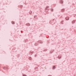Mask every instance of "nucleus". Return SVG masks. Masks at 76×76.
Wrapping results in <instances>:
<instances>
[{
    "mask_svg": "<svg viewBox=\"0 0 76 76\" xmlns=\"http://www.w3.org/2000/svg\"><path fill=\"white\" fill-rule=\"evenodd\" d=\"M65 10L64 9H62V10H61V12H64V11Z\"/></svg>",
    "mask_w": 76,
    "mask_h": 76,
    "instance_id": "obj_6",
    "label": "nucleus"
},
{
    "mask_svg": "<svg viewBox=\"0 0 76 76\" xmlns=\"http://www.w3.org/2000/svg\"><path fill=\"white\" fill-rule=\"evenodd\" d=\"M65 19L66 20H69V17H67L65 18Z\"/></svg>",
    "mask_w": 76,
    "mask_h": 76,
    "instance_id": "obj_4",
    "label": "nucleus"
},
{
    "mask_svg": "<svg viewBox=\"0 0 76 76\" xmlns=\"http://www.w3.org/2000/svg\"><path fill=\"white\" fill-rule=\"evenodd\" d=\"M23 76H26V75H23Z\"/></svg>",
    "mask_w": 76,
    "mask_h": 76,
    "instance_id": "obj_15",
    "label": "nucleus"
},
{
    "mask_svg": "<svg viewBox=\"0 0 76 76\" xmlns=\"http://www.w3.org/2000/svg\"><path fill=\"white\" fill-rule=\"evenodd\" d=\"M74 4H73V5Z\"/></svg>",
    "mask_w": 76,
    "mask_h": 76,
    "instance_id": "obj_21",
    "label": "nucleus"
},
{
    "mask_svg": "<svg viewBox=\"0 0 76 76\" xmlns=\"http://www.w3.org/2000/svg\"><path fill=\"white\" fill-rule=\"evenodd\" d=\"M48 7H46V8L45 9V10H48Z\"/></svg>",
    "mask_w": 76,
    "mask_h": 76,
    "instance_id": "obj_9",
    "label": "nucleus"
},
{
    "mask_svg": "<svg viewBox=\"0 0 76 76\" xmlns=\"http://www.w3.org/2000/svg\"><path fill=\"white\" fill-rule=\"evenodd\" d=\"M18 56H19V54H18Z\"/></svg>",
    "mask_w": 76,
    "mask_h": 76,
    "instance_id": "obj_24",
    "label": "nucleus"
},
{
    "mask_svg": "<svg viewBox=\"0 0 76 76\" xmlns=\"http://www.w3.org/2000/svg\"><path fill=\"white\" fill-rule=\"evenodd\" d=\"M18 57H19V56H18Z\"/></svg>",
    "mask_w": 76,
    "mask_h": 76,
    "instance_id": "obj_23",
    "label": "nucleus"
},
{
    "mask_svg": "<svg viewBox=\"0 0 76 76\" xmlns=\"http://www.w3.org/2000/svg\"><path fill=\"white\" fill-rule=\"evenodd\" d=\"M64 22V20L62 21V23L63 22Z\"/></svg>",
    "mask_w": 76,
    "mask_h": 76,
    "instance_id": "obj_17",
    "label": "nucleus"
},
{
    "mask_svg": "<svg viewBox=\"0 0 76 76\" xmlns=\"http://www.w3.org/2000/svg\"><path fill=\"white\" fill-rule=\"evenodd\" d=\"M8 67H9V66H7V67H3V69L4 70H7V69H8Z\"/></svg>",
    "mask_w": 76,
    "mask_h": 76,
    "instance_id": "obj_3",
    "label": "nucleus"
},
{
    "mask_svg": "<svg viewBox=\"0 0 76 76\" xmlns=\"http://www.w3.org/2000/svg\"><path fill=\"white\" fill-rule=\"evenodd\" d=\"M75 23V21L74 20L72 21V24H74Z\"/></svg>",
    "mask_w": 76,
    "mask_h": 76,
    "instance_id": "obj_8",
    "label": "nucleus"
},
{
    "mask_svg": "<svg viewBox=\"0 0 76 76\" xmlns=\"http://www.w3.org/2000/svg\"><path fill=\"white\" fill-rule=\"evenodd\" d=\"M28 26H30V25L29 24V25Z\"/></svg>",
    "mask_w": 76,
    "mask_h": 76,
    "instance_id": "obj_19",
    "label": "nucleus"
},
{
    "mask_svg": "<svg viewBox=\"0 0 76 76\" xmlns=\"http://www.w3.org/2000/svg\"><path fill=\"white\" fill-rule=\"evenodd\" d=\"M51 11V12H53V9H50Z\"/></svg>",
    "mask_w": 76,
    "mask_h": 76,
    "instance_id": "obj_12",
    "label": "nucleus"
},
{
    "mask_svg": "<svg viewBox=\"0 0 76 76\" xmlns=\"http://www.w3.org/2000/svg\"><path fill=\"white\" fill-rule=\"evenodd\" d=\"M56 68V66H53V69H55V68Z\"/></svg>",
    "mask_w": 76,
    "mask_h": 76,
    "instance_id": "obj_10",
    "label": "nucleus"
},
{
    "mask_svg": "<svg viewBox=\"0 0 76 76\" xmlns=\"http://www.w3.org/2000/svg\"><path fill=\"white\" fill-rule=\"evenodd\" d=\"M21 32H22V31H21Z\"/></svg>",
    "mask_w": 76,
    "mask_h": 76,
    "instance_id": "obj_22",
    "label": "nucleus"
},
{
    "mask_svg": "<svg viewBox=\"0 0 76 76\" xmlns=\"http://www.w3.org/2000/svg\"><path fill=\"white\" fill-rule=\"evenodd\" d=\"M61 23L62 24H63V23Z\"/></svg>",
    "mask_w": 76,
    "mask_h": 76,
    "instance_id": "obj_20",
    "label": "nucleus"
},
{
    "mask_svg": "<svg viewBox=\"0 0 76 76\" xmlns=\"http://www.w3.org/2000/svg\"><path fill=\"white\" fill-rule=\"evenodd\" d=\"M22 7H23V6L22 5H19L18 6V7H20V8L21 9H22Z\"/></svg>",
    "mask_w": 76,
    "mask_h": 76,
    "instance_id": "obj_5",
    "label": "nucleus"
},
{
    "mask_svg": "<svg viewBox=\"0 0 76 76\" xmlns=\"http://www.w3.org/2000/svg\"><path fill=\"white\" fill-rule=\"evenodd\" d=\"M12 24H13V25H14L15 24V22L13 21H12Z\"/></svg>",
    "mask_w": 76,
    "mask_h": 76,
    "instance_id": "obj_11",
    "label": "nucleus"
},
{
    "mask_svg": "<svg viewBox=\"0 0 76 76\" xmlns=\"http://www.w3.org/2000/svg\"><path fill=\"white\" fill-rule=\"evenodd\" d=\"M60 2L61 3V4H63V1L62 0H61L60 1Z\"/></svg>",
    "mask_w": 76,
    "mask_h": 76,
    "instance_id": "obj_7",
    "label": "nucleus"
},
{
    "mask_svg": "<svg viewBox=\"0 0 76 76\" xmlns=\"http://www.w3.org/2000/svg\"><path fill=\"white\" fill-rule=\"evenodd\" d=\"M30 53L31 54H33L34 53V52H30Z\"/></svg>",
    "mask_w": 76,
    "mask_h": 76,
    "instance_id": "obj_14",
    "label": "nucleus"
},
{
    "mask_svg": "<svg viewBox=\"0 0 76 76\" xmlns=\"http://www.w3.org/2000/svg\"><path fill=\"white\" fill-rule=\"evenodd\" d=\"M56 22V20H55V19H53V20H51L50 21V22H49V23H50V24H51L52 23H53V24H55V23Z\"/></svg>",
    "mask_w": 76,
    "mask_h": 76,
    "instance_id": "obj_1",
    "label": "nucleus"
},
{
    "mask_svg": "<svg viewBox=\"0 0 76 76\" xmlns=\"http://www.w3.org/2000/svg\"><path fill=\"white\" fill-rule=\"evenodd\" d=\"M36 56H37V55H35V57H36Z\"/></svg>",
    "mask_w": 76,
    "mask_h": 76,
    "instance_id": "obj_18",
    "label": "nucleus"
},
{
    "mask_svg": "<svg viewBox=\"0 0 76 76\" xmlns=\"http://www.w3.org/2000/svg\"><path fill=\"white\" fill-rule=\"evenodd\" d=\"M37 15H35L34 16V18H36V17H37Z\"/></svg>",
    "mask_w": 76,
    "mask_h": 76,
    "instance_id": "obj_13",
    "label": "nucleus"
},
{
    "mask_svg": "<svg viewBox=\"0 0 76 76\" xmlns=\"http://www.w3.org/2000/svg\"><path fill=\"white\" fill-rule=\"evenodd\" d=\"M32 12L31 11V12H29L30 13V14H32Z\"/></svg>",
    "mask_w": 76,
    "mask_h": 76,
    "instance_id": "obj_16",
    "label": "nucleus"
},
{
    "mask_svg": "<svg viewBox=\"0 0 76 76\" xmlns=\"http://www.w3.org/2000/svg\"><path fill=\"white\" fill-rule=\"evenodd\" d=\"M31 55H32V54H31Z\"/></svg>",
    "mask_w": 76,
    "mask_h": 76,
    "instance_id": "obj_25",
    "label": "nucleus"
},
{
    "mask_svg": "<svg viewBox=\"0 0 76 76\" xmlns=\"http://www.w3.org/2000/svg\"><path fill=\"white\" fill-rule=\"evenodd\" d=\"M38 42H39V43H40L41 44H42V42L41 41H38L37 43H35V45H37V43H38Z\"/></svg>",
    "mask_w": 76,
    "mask_h": 76,
    "instance_id": "obj_2",
    "label": "nucleus"
}]
</instances>
